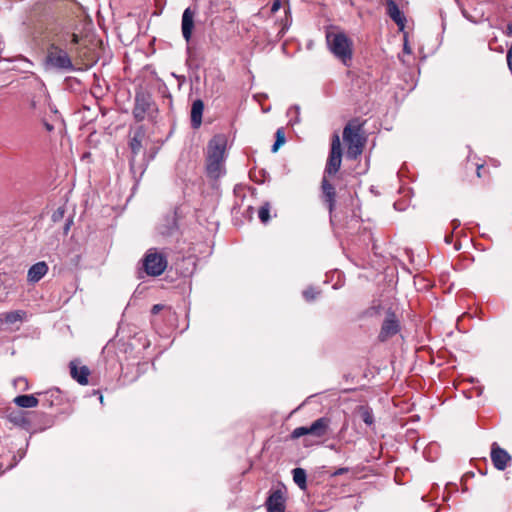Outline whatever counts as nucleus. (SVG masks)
Masks as SVG:
<instances>
[{"mask_svg":"<svg viewBox=\"0 0 512 512\" xmlns=\"http://www.w3.org/2000/svg\"><path fill=\"white\" fill-rule=\"evenodd\" d=\"M67 36L69 40L65 39V42L68 49L75 52L85 65L92 66L98 61L100 40L89 34L80 36L72 33Z\"/></svg>","mask_w":512,"mask_h":512,"instance_id":"obj_1","label":"nucleus"},{"mask_svg":"<svg viewBox=\"0 0 512 512\" xmlns=\"http://www.w3.org/2000/svg\"><path fill=\"white\" fill-rule=\"evenodd\" d=\"M226 138L223 135L214 136L207 147V173L212 178H219L224 173Z\"/></svg>","mask_w":512,"mask_h":512,"instance_id":"obj_2","label":"nucleus"},{"mask_svg":"<svg viewBox=\"0 0 512 512\" xmlns=\"http://www.w3.org/2000/svg\"><path fill=\"white\" fill-rule=\"evenodd\" d=\"M45 65L47 69L61 73L75 70L72 59L66 49L56 44H51L46 53Z\"/></svg>","mask_w":512,"mask_h":512,"instance_id":"obj_3","label":"nucleus"},{"mask_svg":"<svg viewBox=\"0 0 512 512\" xmlns=\"http://www.w3.org/2000/svg\"><path fill=\"white\" fill-rule=\"evenodd\" d=\"M326 39L331 52L348 66L352 59V41L344 33H328Z\"/></svg>","mask_w":512,"mask_h":512,"instance_id":"obj_4","label":"nucleus"},{"mask_svg":"<svg viewBox=\"0 0 512 512\" xmlns=\"http://www.w3.org/2000/svg\"><path fill=\"white\" fill-rule=\"evenodd\" d=\"M360 126L347 124L343 130V140L347 145V157L351 160L361 155L364 147V139L360 135Z\"/></svg>","mask_w":512,"mask_h":512,"instance_id":"obj_5","label":"nucleus"},{"mask_svg":"<svg viewBox=\"0 0 512 512\" xmlns=\"http://www.w3.org/2000/svg\"><path fill=\"white\" fill-rule=\"evenodd\" d=\"M168 261L165 254L158 252L156 248H150L143 259L145 272L150 276H159L167 268Z\"/></svg>","mask_w":512,"mask_h":512,"instance_id":"obj_6","label":"nucleus"},{"mask_svg":"<svg viewBox=\"0 0 512 512\" xmlns=\"http://www.w3.org/2000/svg\"><path fill=\"white\" fill-rule=\"evenodd\" d=\"M342 163V148L341 141L338 134H333L331 139V148L326 162L324 176H334L341 167Z\"/></svg>","mask_w":512,"mask_h":512,"instance_id":"obj_7","label":"nucleus"},{"mask_svg":"<svg viewBox=\"0 0 512 512\" xmlns=\"http://www.w3.org/2000/svg\"><path fill=\"white\" fill-rule=\"evenodd\" d=\"M400 321L396 314L388 310L386 312L385 319L381 325V329L378 335V340L380 342H386L389 338L395 336L400 332Z\"/></svg>","mask_w":512,"mask_h":512,"instance_id":"obj_8","label":"nucleus"},{"mask_svg":"<svg viewBox=\"0 0 512 512\" xmlns=\"http://www.w3.org/2000/svg\"><path fill=\"white\" fill-rule=\"evenodd\" d=\"M153 105L151 94L146 91H137L135 96L134 118L141 121L149 113Z\"/></svg>","mask_w":512,"mask_h":512,"instance_id":"obj_9","label":"nucleus"},{"mask_svg":"<svg viewBox=\"0 0 512 512\" xmlns=\"http://www.w3.org/2000/svg\"><path fill=\"white\" fill-rule=\"evenodd\" d=\"M285 504V492L281 488L271 491L265 502L267 512H284L286 508Z\"/></svg>","mask_w":512,"mask_h":512,"instance_id":"obj_10","label":"nucleus"},{"mask_svg":"<svg viewBox=\"0 0 512 512\" xmlns=\"http://www.w3.org/2000/svg\"><path fill=\"white\" fill-rule=\"evenodd\" d=\"M491 460L494 467L498 470H504L511 462L509 453L501 448L496 442L491 446Z\"/></svg>","mask_w":512,"mask_h":512,"instance_id":"obj_11","label":"nucleus"},{"mask_svg":"<svg viewBox=\"0 0 512 512\" xmlns=\"http://www.w3.org/2000/svg\"><path fill=\"white\" fill-rule=\"evenodd\" d=\"M321 189L323 194V202L331 214L335 207L336 191L334 186L329 182L328 176H323L321 181Z\"/></svg>","mask_w":512,"mask_h":512,"instance_id":"obj_12","label":"nucleus"},{"mask_svg":"<svg viewBox=\"0 0 512 512\" xmlns=\"http://www.w3.org/2000/svg\"><path fill=\"white\" fill-rule=\"evenodd\" d=\"M195 15L196 11L191 7L186 8L182 14L181 30L183 38L187 42H189L192 37Z\"/></svg>","mask_w":512,"mask_h":512,"instance_id":"obj_13","label":"nucleus"},{"mask_svg":"<svg viewBox=\"0 0 512 512\" xmlns=\"http://www.w3.org/2000/svg\"><path fill=\"white\" fill-rule=\"evenodd\" d=\"M331 420L328 417H320L308 426L309 435L317 438L325 437L328 433Z\"/></svg>","mask_w":512,"mask_h":512,"instance_id":"obj_14","label":"nucleus"},{"mask_svg":"<svg viewBox=\"0 0 512 512\" xmlns=\"http://www.w3.org/2000/svg\"><path fill=\"white\" fill-rule=\"evenodd\" d=\"M90 374V370L87 366L78 367L76 361L70 362V375L81 385L88 384V376Z\"/></svg>","mask_w":512,"mask_h":512,"instance_id":"obj_15","label":"nucleus"},{"mask_svg":"<svg viewBox=\"0 0 512 512\" xmlns=\"http://www.w3.org/2000/svg\"><path fill=\"white\" fill-rule=\"evenodd\" d=\"M386 10L389 17L399 26L400 29H403L406 19L396 2L393 0H387Z\"/></svg>","mask_w":512,"mask_h":512,"instance_id":"obj_16","label":"nucleus"},{"mask_svg":"<svg viewBox=\"0 0 512 512\" xmlns=\"http://www.w3.org/2000/svg\"><path fill=\"white\" fill-rule=\"evenodd\" d=\"M48 272V266L44 261L33 264L27 274V279L31 283L38 282Z\"/></svg>","mask_w":512,"mask_h":512,"instance_id":"obj_17","label":"nucleus"},{"mask_svg":"<svg viewBox=\"0 0 512 512\" xmlns=\"http://www.w3.org/2000/svg\"><path fill=\"white\" fill-rule=\"evenodd\" d=\"M204 110V103L202 100L197 99L192 103L191 107V125L193 128H199L202 123V115Z\"/></svg>","mask_w":512,"mask_h":512,"instance_id":"obj_18","label":"nucleus"},{"mask_svg":"<svg viewBox=\"0 0 512 512\" xmlns=\"http://www.w3.org/2000/svg\"><path fill=\"white\" fill-rule=\"evenodd\" d=\"M8 420L14 425L24 429H28L30 426V421L26 418L24 412L22 411L11 412L8 415Z\"/></svg>","mask_w":512,"mask_h":512,"instance_id":"obj_19","label":"nucleus"},{"mask_svg":"<svg viewBox=\"0 0 512 512\" xmlns=\"http://www.w3.org/2000/svg\"><path fill=\"white\" fill-rule=\"evenodd\" d=\"M14 403L21 408H33L38 405V399L34 395H19Z\"/></svg>","mask_w":512,"mask_h":512,"instance_id":"obj_20","label":"nucleus"},{"mask_svg":"<svg viewBox=\"0 0 512 512\" xmlns=\"http://www.w3.org/2000/svg\"><path fill=\"white\" fill-rule=\"evenodd\" d=\"M26 313L21 310L11 311L0 316V325L5 322L7 324H14L18 321H22Z\"/></svg>","mask_w":512,"mask_h":512,"instance_id":"obj_21","label":"nucleus"},{"mask_svg":"<svg viewBox=\"0 0 512 512\" xmlns=\"http://www.w3.org/2000/svg\"><path fill=\"white\" fill-rule=\"evenodd\" d=\"M294 482L301 488L302 490L306 489V472L302 468H295L292 471Z\"/></svg>","mask_w":512,"mask_h":512,"instance_id":"obj_22","label":"nucleus"},{"mask_svg":"<svg viewBox=\"0 0 512 512\" xmlns=\"http://www.w3.org/2000/svg\"><path fill=\"white\" fill-rule=\"evenodd\" d=\"M270 210H271V206L268 202L264 203L259 208L258 217L262 223L266 224L270 220Z\"/></svg>","mask_w":512,"mask_h":512,"instance_id":"obj_23","label":"nucleus"},{"mask_svg":"<svg viewBox=\"0 0 512 512\" xmlns=\"http://www.w3.org/2000/svg\"><path fill=\"white\" fill-rule=\"evenodd\" d=\"M276 140L271 148L273 153L277 152L279 147L285 143V132L283 128H278L276 131Z\"/></svg>","mask_w":512,"mask_h":512,"instance_id":"obj_24","label":"nucleus"},{"mask_svg":"<svg viewBox=\"0 0 512 512\" xmlns=\"http://www.w3.org/2000/svg\"><path fill=\"white\" fill-rule=\"evenodd\" d=\"M361 418L365 424L371 426L374 423V415L372 410L369 407H361L360 408Z\"/></svg>","mask_w":512,"mask_h":512,"instance_id":"obj_25","label":"nucleus"},{"mask_svg":"<svg viewBox=\"0 0 512 512\" xmlns=\"http://www.w3.org/2000/svg\"><path fill=\"white\" fill-rule=\"evenodd\" d=\"M319 295V291H317L313 287H308L303 291V297L306 301L311 302L316 299V297Z\"/></svg>","mask_w":512,"mask_h":512,"instance_id":"obj_26","label":"nucleus"},{"mask_svg":"<svg viewBox=\"0 0 512 512\" xmlns=\"http://www.w3.org/2000/svg\"><path fill=\"white\" fill-rule=\"evenodd\" d=\"M304 435H309L308 426H300L295 428L291 433V438L298 439Z\"/></svg>","mask_w":512,"mask_h":512,"instance_id":"obj_27","label":"nucleus"},{"mask_svg":"<svg viewBox=\"0 0 512 512\" xmlns=\"http://www.w3.org/2000/svg\"><path fill=\"white\" fill-rule=\"evenodd\" d=\"M134 338L139 342V345L142 348H147L149 346V341L147 340L146 336L143 333L136 334Z\"/></svg>","mask_w":512,"mask_h":512,"instance_id":"obj_28","label":"nucleus"},{"mask_svg":"<svg viewBox=\"0 0 512 512\" xmlns=\"http://www.w3.org/2000/svg\"><path fill=\"white\" fill-rule=\"evenodd\" d=\"M141 147V141L139 140L138 136L135 135L133 140L130 142V148L133 152H136Z\"/></svg>","mask_w":512,"mask_h":512,"instance_id":"obj_29","label":"nucleus"},{"mask_svg":"<svg viewBox=\"0 0 512 512\" xmlns=\"http://www.w3.org/2000/svg\"><path fill=\"white\" fill-rule=\"evenodd\" d=\"M507 65L509 70L512 72V45L509 47L506 55Z\"/></svg>","mask_w":512,"mask_h":512,"instance_id":"obj_30","label":"nucleus"},{"mask_svg":"<svg viewBox=\"0 0 512 512\" xmlns=\"http://www.w3.org/2000/svg\"><path fill=\"white\" fill-rule=\"evenodd\" d=\"M63 214H64V210L59 208L57 211H55L52 215V220L54 222L60 220L62 217H63Z\"/></svg>","mask_w":512,"mask_h":512,"instance_id":"obj_31","label":"nucleus"},{"mask_svg":"<svg viewBox=\"0 0 512 512\" xmlns=\"http://www.w3.org/2000/svg\"><path fill=\"white\" fill-rule=\"evenodd\" d=\"M281 7V0H274L271 6V12H277Z\"/></svg>","mask_w":512,"mask_h":512,"instance_id":"obj_32","label":"nucleus"},{"mask_svg":"<svg viewBox=\"0 0 512 512\" xmlns=\"http://www.w3.org/2000/svg\"><path fill=\"white\" fill-rule=\"evenodd\" d=\"M348 471H349V468H347V467L338 468L336 471H334L332 473V476H339V475L347 473Z\"/></svg>","mask_w":512,"mask_h":512,"instance_id":"obj_33","label":"nucleus"},{"mask_svg":"<svg viewBox=\"0 0 512 512\" xmlns=\"http://www.w3.org/2000/svg\"><path fill=\"white\" fill-rule=\"evenodd\" d=\"M163 309V305L161 304H155L152 309H151V313L156 315L158 314L161 310Z\"/></svg>","mask_w":512,"mask_h":512,"instance_id":"obj_34","label":"nucleus"},{"mask_svg":"<svg viewBox=\"0 0 512 512\" xmlns=\"http://www.w3.org/2000/svg\"><path fill=\"white\" fill-rule=\"evenodd\" d=\"M444 241L447 244H451L452 243V241H453V231L451 233L445 235Z\"/></svg>","mask_w":512,"mask_h":512,"instance_id":"obj_35","label":"nucleus"},{"mask_svg":"<svg viewBox=\"0 0 512 512\" xmlns=\"http://www.w3.org/2000/svg\"><path fill=\"white\" fill-rule=\"evenodd\" d=\"M43 125L48 132H51L54 130V126L45 120H43Z\"/></svg>","mask_w":512,"mask_h":512,"instance_id":"obj_36","label":"nucleus"},{"mask_svg":"<svg viewBox=\"0 0 512 512\" xmlns=\"http://www.w3.org/2000/svg\"><path fill=\"white\" fill-rule=\"evenodd\" d=\"M451 225H452V231L454 232L461 224L458 219H454L451 221Z\"/></svg>","mask_w":512,"mask_h":512,"instance_id":"obj_37","label":"nucleus"},{"mask_svg":"<svg viewBox=\"0 0 512 512\" xmlns=\"http://www.w3.org/2000/svg\"><path fill=\"white\" fill-rule=\"evenodd\" d=\"M24 384L25 387L23 388L24 390L27 389V380L25 378H18L17 380H15V384Z\"/></svg>","mask_w":512,"mask_h":512,"instance_id":"obj_38","label":"nucleus"},{"mask_svg":"<svg viewBox=\"0 0 512 512\" xmlns=\"http://www.w3.org/2000/svg\"><path fill=\"white\" fill-rule=\"evenodd\" d=\"M506 34H507L508 36H512V23H509V24L507 25V32H506Z\"/></svg>","mask_w":512,"mask_h":512,"instance_id":"obj_39","label":"nucleus"},{"mask_svg":"<svg viewBox=\"0 0 512 512\" xmlns=\"http://www.w3.org/2000/svg\"><path fill=\"white\" fill-rule=\"evenodd\" d=\"M71 223H72V220H69L66 224H65V227H64V232L67 233L70 229V226H71Z\"/></svg>","mask_w":512,"mask_h":512,"instance_id":"obj_40","label":"nucleus"},{"mask_svg":"<svg viewBox=\"0 0 512 512\" xmlns=\"http://www.w3.org/2000/svg\"><path fill=\"white\" fill-rule=\"evenodd\" d=\"M30 107H31V109L36 110V108H37V104H36L35 99H32V100L30 101Z\"/></svg>","mask_w":512,"mask_h":512,"instance_id":"obj_41","label":"nucleus"},{"mask_svg":"<svg viewBox=\"0 0 512 512\" xmlns=\"http://www.w3.org/2000/svg\"><path fill=\"white\" fill-rule=\"evenodd\" d=\"M482 168H483V165H478V166H477V176H478V177H481V174H480V173H481V169H482Z\"/></svg>","mask_w":512,"mask_h":512,"instance_id":"obj_42","label":"nucleus"}]
</instances>
